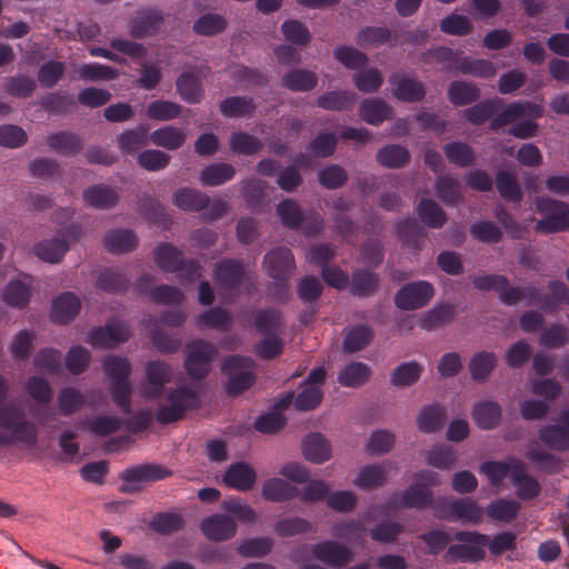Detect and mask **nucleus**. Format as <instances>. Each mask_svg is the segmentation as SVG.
Segmentation results:
<instances>
[{
    "mask_svg": "<svg viewBox=\"0 0 569 569\" xmlns=\"http://www.w3.org/2000/svg\"><path fill=\"white\" fill-rule=\"evenodd\" d=\"M445 410L438 405L423 407L417 416V426L425 433L440 430L445 423Z\"/></svg>",
    "mask_w": 569,
    "mask_h": 569,
    "instance_id": "32",
    "label": "nucleus"
},
{
    "mask_svg": "<svg viewBox=\"0 0 569 569\" xmlns=\"http://www.w3.org/2000/svg\"><path fill=\"white\" fill-rule=\"evenodd\" d=\"M392 96L401 101L415 102L425 97L423 84L412 77L395 73L389 78Z\"/></svg>",
    "mask_w": 569,
    "mask_h": 569,
    "instance_id": "18",
    "label": "nucleus"
},
{
    "mask_svg": "<svg viewBox=\"0 0 569 569\" xmlns=\"http://www.w3.org/2000/svg\"><path fill=\"white\" fill-rule=\"evenodd\" d=\"M395 445V436L387 430H377L371 433L366 445L367 451L372 456L389 452Z\"/></svg>",
    "mask_w": 569,
    "mask_h": 569,
    "instance_id": "52",
    "label": "nucleus"
},
{
    "mask_svg": "<svg viewBox=\"0 0 569 569\" xmlns=\"http://www.w3.org/2000/svg\"><path fill=\"white\" fill-rule=\"evenodd\" d=\"M541 114L542 108L539 104L515 102L507 106L503 111L492 120L491 126L492 128H498L517 120L527 119L510 129V133L516 138L527 139L536 134L537 124L532 122V119H537L541 117Z\"/></svg>",
    "mask_w": 569,
    "mask_h": 569,
    "instance_id": "1",
    "label": "nucleus"
},
{
    "mask_svg": "<svg viewBox=\"0 0 569 569\" xmlns=\"http://www.w3.org/2000/svg\"><path fill=\"white\" fill-rule=\"evenodd\" d=\"M310 552L313 558L333 568H341L353 559V552L347 545L333 540L312 545Z\"/></svg>",
    "mask_w": 569,
    "mask_h": 569,
    "instance_id": "11",
    "label": "nucleus"
},
{
    "mask_svg": "<svg viewBox=\"0 0 569 569\" xmlns=\"http://www.w3.org/2000/svg\"><path fill=\"white\" fill-rule=\"evenodd\" d=\"M130 332L120 321H111L106 328H97L88 333V341L97 348H110L128 340Z\"/></svg>",
    "mask_w": 569,
    "mask_h": 569,
    "instance_id": "17",
    "label": "nucleus"
},
{
    "mask_svg": "<svg viewBox=\"0 0 569 569\" xmlns=\"http://www.w3.org/2000/svg\"><path fill=\"white\" fill-rule=\"evenodd\" d=\"M104 371L113 383V400L120 406H126L130 395V386L127 381L130 365L123 358H108L104 361Z\"/></svg>",
    "mask_w": 569,
    "mask_h": 569,
    "instance_id": "10",
    "label": "nucleus"
},
{
    "mask_svg": "<svg viewBox=\"0 0 569 569\" xmlns=\"http://www.w3.org/2000/svg\"><path fill=\"white\" fill-rule=\"evenodd\" d=\"M177 88L181 98L189 103L199 102L202 97L201 84L193 73L181 74L177 80Z\"/></svg>",
    "mask_w": 569,
    "mask_h": 569,
    "instance_id": "40",
    "label": "nucleus"
},
{
    "mask_svg": "<svg viewBox=\"0 0 569 569\" xmlns=\"http://www.w3.org/2000/svg\"><path fill=\"white\" fill-rule=\"evenodd\" d=\"M261 495L266 500L282 502L298 495V489L283 479L270 478L262 483Z\"/></svg>",
    "mask_w": 569,
    "mask_h": 569,
    "instance_id": "29",
    "label": "nucleus"
},
{
    "mask_svg": "<svg viewBox=\"0 0 569 569\" xmlns=\"http://www.w3.org/2000/svg\"><path fill=\"white\" fill-rule=\"evenodd\" d=\"M251 366V360L240 357L230 358L224 362L223 370L229 376L228 390L230 393H240L251 386L253 381Z\"/></svg>",
    "mask_w": 569,
    "mask_h": 569,
    "instance_id": "13",
    "label": "nucleus"
},
{
    "mask_svg": "<svg viewBox=\"0 0 569 569\" xmlns=\"http://www.w3.org/2000/svg\"><path fill=\"white\" fill-rule=\"evenodd\" d=\"M445 152L450 161L462 167L470 164L475 159L472 149L468 144L461 142L447 144Z\"/></svg>",
    "mask_w": 569,
    "mask_h": 569,
    "instance_id": "64",
    "label": "nucleus"
},
{
    "mask_svg": "<svg viewBox=\"0 0 569 569\" xmlns=\"http://www.w3.org/2000/svg\"><path fill=\"white\" fill-rule=\"evenodd\" d=\"M472 417L481 429H491L499 423L501 410L496 402H479L473 408Z\"/></svg>",
    "mask_w": 569,
    "mask_h": 569,
    "instance_id": "34",
    "label": "nucleus"
},
{
    "mask_svg": "<svg viewBox=\"0 0 569 569\" xmlns=\"http://www.w3.org/2000/svg\"><path fill=\"white\" fill-rule=\"evenodd\" d=\"M497 363V357L492 352L483 351L473 356L470 360L469 369L472 379L483 381L493 370Z\"/></svg>",
    "mask_w": 569,
    "mask_h": 569,
    "instance_id": "38",
    "label": "nucleus"
},
{
    "mask_svg": "<svg viewBox=\"0 0 569 569\" xmlns=\"http://www.w3.org/2000/svg\"><path fill=\"white\" fill-rule=\"evenodd\" d=\"M198 403L194 390L178 388L170 392L160 403L156 417L160 422L168 423L183 417L184 412Z\"/></svg>",
    "mask_w": 569,
    "mask_h": 569,
    "instance_id": "6",
    "label": "nucleus"
},
{
    "mask_svg": "<svg viewBox=\"0 0 569 569\" xmlns=\"http://www.w3.org/2000/svg\"><path fill=\"white\" fill-rule=\"evenodd\" d=\"M48 146L57 152L68 156L78 151L81 143L76 136L60 132L48 138Z\"/></svg>",
    "mask_w": 569,
    "mask_h": 569,
    "instance_id": "58",
    "label": "nucleus"
},
{
    "mask_svg": "<svg viewBox=\"0 0 569 569\" xmlns=\"http://www.w3.org/2000/svg\"><path fill=\"white\" fill-rule=\"evenodd\" d=\"M280 316L274 310L261 311L257 315L256 326L267 337L256 347L259 357L270 359L282 351L283 343L278 337Z\"/></svg>",
    "mask_w": 569,
    "mask_h": 569,
    "instance_id": "5",
    "label": "nucleus"
},
{
    "mask_svg": "<svg viewBox=\"0 0 569 569\" xmlns=\"http://www.w3.org/2000/svg\"><path fill=\"white\" fill-rule=\"evenodd\" d=\"M170 368L160 361L149 362L146 367V379L140 386V393L148 399L158 397L163 386L171 379Z\"/></svg>",
    "mask_w": 569,
    "mask_h": 569,
    "instance_id": "14",
    "label": "nucleus"
},
{
    "mask_svg": "<svg viewBox=\"0 0 569 569\" xmlns=\"http://www.w3.org/2000/svg\"><path fill=\"white\" fill-rule=\"evenodd\" d=\"M456 539L461 543L449 547L445 556L448 562L477 560L483 557V549L488 543L487 536L475 532H458Z\"/></svg>",
    "mask_w": 569,
    "mask_h": 569,
    "instance_id": "7",
    "label": "nucleus"
},
{
    "mask_svg": "<svg viewBox=\"0 0 569 569\" xmlns=\"http://www.w3.org/2000/svg\"><path fill=\"white\" fill-rule=\"evenodd\" d=\"M480 469L492 486H498L506 478L517 481L518 473L521 472V463L516 460L509 462H487Z\"/></svg>",
    "mask_w": 569,
    "mask_h": 569,
    "instance_id": "24",
    "label": "nucleus"
},
{
    "mask_svg": "<svg viewBox=\"0 0 569 569\" xmlns=\"http://www.w3.org/2000/svg\"><path fill=\"white\" fill-rule=\"evenodd\" d=\"M170 157L160 150H146L138 156V163L148 171H158L166 168Z\"/></svg>",
    "mask_w": 569,
    "mask_h": 569,
    "instance_id": "59",
    "label": "nucleus"
},
{
    "mask_svg": "<svg viewBox=\"0 0 569 569\" xmlns=\"http://www.w3.org/2000/svg\"><path fill=\"white\" fill-rule=\"evenodd\" d=\"M327 506L339 512H348L355 509L358 502L357 495L351 490H338L329 492Z\"/></svg>",
    "mask_w": 569,
    "mask_h": 569,
    "instance_id": "55",
    "label": "nucleus"
},
{
    "mask_svg": "<svg viewBox=\"0 0 569 569\" xmlns=\"http://www.w3.org/2000/svg\"><path fill=\"white\" fill-rule=\"evenodd\" d=\"M473 284L481 290H497L500 300L507 305H511L526 296V292L518 288H507V280L502 276H480L473 279Z\"/></svg>",
    "mask_w": 569,
    "mask_h": 569,
    "instance_id": "21",
    "label": "nucleus"
},
{
    "mask_svg": "<svg viewBox=\"0 0 569 569\" xmlns=\"http://www.w3.org/2000/svg\"><path fill=\"white\" fill-rule=\"evenodd\" d=\"M174 203L183 210H200L208 203L207 196L192 189H181L173 196Z\"/></svg>",
    "mask_w": 569,
    "mask_h": 569,
    "instance_id": "51",
    "label": "nucleus"
},
{
    "mask_svg": "<svg viewBox=\"0 0 569 569\" xmlns=\"http://www.w3.org/2000/svg\"><path fill=\"white\" fill-rule=\"evenodd\" d=\"M423 371V365L417 361L402 362L392 370L390 382L397 388H407L415 385Z\"/></svg>",
    "mask_w": 569,
    "mask_h": 569,
    "instance_id": "28",
    "label": "nucleus"
},
{
    "mask_svg": "<svg viewBox=\"0 0 569 569\" xmlns=\"http://www.w3.org/2000/svg\"><path fill=\"white\" fill-rule=\"evenodd\" d=\"M431 495L425 485L410 486L400 496L392 499L396 508H422L430 503Z\"/></svg>",
    "mask_w": 569,
    "mask_h": 569,
    "instance_id": "26",
    "label": "nucleus"
},
{
    "mask_svg": "<svg viewBox=\"0 0 569 569\" xmlns=\"http://www.w3.org/2000/svg\"><path fill=\"white\" fill-rule=\"evenodd\" d=\"M305 458L312 463H323L331 459L332 449L329 441L321 435L306 437L302 445Z\"/></svg>",
    "mask_w": 569,
    "mask_h": 569,
    "instance_id": "23",
    "label": "nucleus"
},
{
    "mask_svg": "<svg viewBox=\"0 0 569 569\" xmlns=\"http://www.w3.org/2000/svg\"><path fill=\"white\" fill-rule=\"evenodd\" d=\"M317 83L316 76L306 70H296L284 78V84L292 90H310Z\"/></svg>",
    "mask_w": 569,
    "mask_h": 569,
    "instance_id": "63",
    "label": "nucleus"
},
{
    "mask_svg": "<svg viewBox=\"0 0 569 569\" xmlns=\"http://www.w3.org/2000/svg\"><path fill=\"white\" fill-rule=\"evenodd\" d=\"M433 509L437 518L462 523H479L483 516L480 506L471 499L443 498L435 503Z\"/></svg>",
    "mask_w": 569,
    "mask_h": 569,
    "instance_id": "4",
    "label": "nucleus"
},
{
    "mask_svg": "<svg viewBox=\"0 0 569 569\" xmlns=\"http://www.w3.org/2000/svg\"><path fill=\"white\" fill-rule=\"evenodd\" d=\"M36 439L34 426L22 421L14 408L0 411V445L20 443L31 447Z\"/></svg>",
    "mask_w": 569,
    "mask_h": 569,
    "instance_id": "3",
    "label": "nucleus"
},
{
    "mask_svg": "<svg viewBox=\"0 0 569 569\" xmlns=\"http://www.w3.org/2000/svg\"><path fill=\"white\" fill-rule=\"evenodd\" d=\"M382 82V73L376 68H370L368 70L357 72L353 76V83L356 88L365 93L378 91Z\"/></svg>",
    "mask_w": 569,
    "mask_h": 569,
    "instance_id": "49",
    "label": "nucleus"
},
{
    "mask_svg": "<svg viewBox=\"0 0 569 569\" xmlns=\"http://www.w3.org/2000/svg\"><path fill=\"white\" fill-rule=\"evenodd\" d=\"M377 159L385 167L397 168L408 162L409 152L400 146H388L378 152Z\"/></svg>",
    "mask_w": 569,
    "mask_h": 569,
    "instance_id": "56",
    "label": "nucleus"
},
{
    "mask_svg": "<svg viewBox=\"0 0 569 569\" xmlns=\"http://www.w3.org/2000/svg\"><path fill=\"white\" fill-rule=\"evenodd\" d=\"M448 69H453L458 72L471 74L480 78H491L496 74V68L492 62L487 60H472L463 59L456 66H449Z\"/></svg>",
    "mask_w": 569,
    "mask_h": 569,
    "instance_id": "37",
    "label": "nucleus"
},
{
    "mask_svg": "<svg viewBox=\"0 0 569 569\" xmlns=\"http://www.w3.org/2000/svg\"><path fill=\"white\" fill-rule=\"evenodd\" d=\"M419 216L421 220L433 228H439L443 224L446 217L439 206L431 201L425 200L419 204Z\"/></svg>",
    "mask_w": 569,
    "mask_h": 569,
    "instance_id": "60",
    "label": "nucleus"
},
{
    "mask_svg": "<svg viewBox=\"0 0 569 569\" xmlns=\"http://www.w3.org/2000/svg\"><path fill=\"white\" fill-rule=\"evenodd\" d=\"M30 297V281L27 278L10 281L2 292V301L11 308L26 307Z\"/></svg>",
    "mask_w": 569,
    "mask_h": 569,
    "instance_id": "25",
    "label": "nucleus"
},
{
    "mask_svg": "<svg viewBox=\"0 0 569 569\" xmlns=\"http://www.w3.org/2000/svg\"><path fill=\"white\" fill-rule=\"evenodd\" d=\"M537 210L543 214L537 229L543 232H557L569 227V207L565 202L538 199Z\"/></svg>",
    "mask_w": 569,
    "mask_h": 569,
    "instance_id": "8",
    "label": "nucleus"
},
{
    "mask_svg": "<svg viewBox=\"0 0 569 569\" xmlns=\"http://www.w3.org/2000/svg\"><path fill=\"white\" fill-rule=\"evenodd\" d=\"M293 266V257L286 248L270 251L264 259V267L272 278H282Z\"/></svg>",
    "mask_w": 569,
    "mask_h": 569,
    "instance_id": "30",
    "label": "nucleus"
},
{
    "mask_svg": "<svg viewBox=\"0 0 569 569\" xmlns=\"http://www.w3.org/2000/svg\"><path fill=\"white\" fill-rule=\"evenodd\" d=\"M356 94L351 91H332L318 99V104L327 110H343L352 107Z\"/></svg>",
    "mask_w": 569,
    "mask_h": 569,
    "instance_id": "44",
    "label": "nucleus"
},
{
    "mask_svg": "<svg viewBox=\"0 0 569 569\" xmlns=\"http://www.w3.org/2000/svg\"><path fill=\"white\" fill-rule=\"evenodd\" d=\"M326 371L318 367L311 370L306 381L301 385L299 392L295 397L292 393L286 395L276 403L277 409H286L290 406L297 410L315 409L322 400Z\"/></svg>",
    "mask_w": 569,
    "mask_h": 569,
    "instance_id": "2",
    "label": "nucleus"
},
{
    "mask_svg": "<svg viewBox=\"0 0 569 569\" xmlns=\"http://www.w3.org/2000/svg\"><path fill=\"white\" fill-rule=\"evenodd\" d=\"M80 308L79 298L71 292H64L53 299L50 317L54 322L67 323L76 318Z\"/></svg>",
    "mask_w": 569,
    "mask_h": 569,
    "instance_id": "22",
    "label": "nucleus"
},
{
    "mask_svg": "<svg viewBox=\"0 0 569 569\" xmlns=\"http://www.w3.org/2000/svg\"><path fill=\"white\" fill-rule=\"evenodd\" d=\"M180 106L166 100H157L151 102L147 108V114L150 119L158 121H168L174 119L180 113Z\"/></svg>",
    "mask_w": 569,
    "mask_h": 569,
    "instance_id": "54",
    "label": "nucleus"
},
{
    "mask_svg": "<svg viewBox=\"0 0 569 569\" xmlns=\"http://www.w3.org/2000/svg\"><path fill=\"white\" fill-rule=\"evenodd\" d=\"M433 297V288L427 281H416L403 286L396 295L395 302L403 310H415L427 305Z\"/></svg>",
    "mask_w": 569,
    "mask_h": 569,
    "instance_id": "12",
    "label": "nucleus"
},
{
    "mask_svg": "<svg viewBox=\"0 0 569 569\" xmlns=\"http://www.w3.org/2000/svg\"><path fill=\"white\" fill-rule=\"evenodd\" d=\"M391 470L392 463L388 461L367 465L358 470L352 483L361 490H373L388 482Z\"/></svg>",
    "mask_w": 569,
    "mask_h": 569,
    "instance_id": "15",
    "label": "nucleus"
},
{
    "mask_svg": "<svg viewBox=\"0 0 569 569\" xmlns=\"http://www.w3.org/2000/svg\"><path fill=\"white\" fill-rule=\"evenodd\" d=\"M84 200L92 207L104 209L117 201V194L110 188L96 186L84 192Z\"/></svg>",
    "mask_w": 569,
    "mask_h": 569,
    "instance_id": "53",
    "label": "nucleus"
},
{
    "mask_svg": "<svg viewBox=\"0 0 569 569\" xmlns=\"http://www.w3.org/2000/svg\"><path fill=\"white\" fill-rule=\"evenodd\" d=\"M234 169L230 164L217 163L204 168L200 181L206 186H218L232 179Z\"/></svg>",
    "mask_w": 569,
    "mask_h": 569,
    "instance_id": "43",
    "label": "nucleus"
},
{
    "mask_svg": "<svg viewBox=\"0 0 569 569\" xmlns=\"http://www.w3.org/2000/svg\"><path fill=\"white\" fill-rule=\"evenodd\" d=\"M311 529V523L299 517L284 518L274 526V532L280 537H291L307 532Z\"/></svg>",
    "mask_w": 569,
    "mask_h": 569,
    "instance_id": "57",
    "label": "nucleus"
},
{
    "mask_svg": "<svg viewBox=\"0 0 569 569\" xmlns=\"http://www.w3.org/2000/svg\"><path fill=\"white\" fill-rule=\"evenodd\" d=\"M453 317L455 309L452 306H438L420 318V327L426 330H431L450 322Z\"/></svg>",
    "mask_w": 569,
    "mask_h": 569,
    "instance_id": "41",
    "label": "nucleus"
},
{
    "mask_svg": "<svg viewBox=\"0 0 569 569\" xmlns=\"http://www.w3.org/2000/svg\"><path fill=\"white\" fill-rule=\"evenodd\" d=\"M568 411L561 417V426H550L541 431V440L553 449H563L569 445V423L566 421Z\"/></svg>",
    "mask_w": 569,
    "mask_h": 569,
    "instance_id": "36",
    "label": "nucleus"
},
{
    "mask_svg": "<svg viewBox=\"0 0 569 569\" xmlns=\"http://www.w3.org/2000/svg\"><path fill=\"white\" fill-rule=\"evenodd\" d=\"M426 459L430 466L441 470H448L456 463L457 456L452 448L440 445L430 449L426 453Z\"/></svg>",
    "mask_w": 569,
    "mask_h": 569,
    "instance_id": "46",
    "label": "nucleus"
},
{
    "mask_svg": "<svg viewBox=\"0 0 569 569\" xmlns=\"http://www.w3.org/2000/svg\"><path fill=\"white\" fill-rule=\"evenodd\" d=\"M202 533L210 540H228L236 535L237 526L232 518L222 515H212L203 519Z\"/></svg>",
    "mask_w": 569,
    "mask_h": 569,
    "instance_id": "20",
    "label": "nucleus"
},
{
    "mask_svg": "<svg viewBox=\"0 0 569 569\" xmlns=\"http://www.w3.org/2000/svg\"><path fill=\"white\" fill-rule=\"evenodd\" d=\"M371 375V369L363 362H350L341 368L338 382L348 388H358L365 385Z\"/></svg>",
    "mask_w": 569,
    "mask_h": 569,
    "instance_id": "27",
    "label": "nucleus"
},
{
    "mask_svg": "<svg viewBox=\"0 0 569 569\" xmlns=\"http://www.w3.org/2000/svg\"><path fill=\"white\" fill-rule=\"evenodd\" d=\"M391 109L380 99H366L359 107L360 118L369 124L378 126L389 118Z\"/></svg>",
    "mask_w": 569,
    "mask_h": 569,
    "instance_id": "31",
    "label": "nucleus"
},
{
    "mask_svg": "<svg viewBox=\"0 0 569 569\" xmlns=\"http://www.w3.org/2000/svg\"><path fill=\"white\" fill-rule=\"evenodd\" d=\"M372 339V332L367 326L351 328L343 341V349L347 352H357L363 349Z\"/></svg>",
    "mask_w": 569,
    "mask_h": 569,
    "instance_id": "48",
    "label": "nucleus"
},
{
    "mask_svg": "<svg viewBox=\"0 0 569 569\" xmlns=\"http://www.w3.org/2000/svg\"><path fill=\"white\" fill-rule=\"evenodd\" d=\"M80 236L76 227L68 228L59 237L43 240L33 248L34 254L42 261L49 263L59 262L69 248L71 241H76Z\"/></svg>",
    "mask_w": 569,
    "mask_h": 569,
    "instance_id": "9",
    "label": "nucleus"
},
{
    "mask_svg": "<svg viewBox=\"0 0 569 569\" xmlns=\"http://www.w3.org/2000/svg\"><path fill=\"white\" fill-rule=\"evenodd\" d=\"M168 472L158 466H140L131 469H127L122 473V478L126 481L131 482H149L166 478Z\"/></svg>",
    "mask_w": 569,
    "mask_h": 569,
    "instance_id": "39",
    "label": "nucleus"
},
{
    "mask_svg": "<svg viewBox=\"0 0 569 569\" xmlns=\"http://www.w3.org/2000/svg\"><path fill=\"white\" fill-rule=\"evenodd\" d=\"M335 59L350 70L363 68L368 62V57L352 47L340 46L333 50Z\"/></svg>",
    "mask_w": 569,
    "mask_h": 569,
    "instance_id": "42",
    "label": "nucleus"
},
{
    "mask_svg": "<svg viewBox=\"0 0 569 569\" xmlns=\"http://www.w3.org/2000/svg\"><path fill=\"white\" fill-rule=\"evenodd\" d=\"M519 505L513 500L498 499L488 505L487 515L498 521L509 522L516 518Z\"/></svg>",
    "mask_w": 569,
    "mask_h": 569,
    "instance_id": "50",
    "label": "nucleus"
},
{
    "mask_svg": "<svg viewBox=\"0 0 569 569\" xmlns=\"http://www.w3.org/2000/svg\"><path fill=\"white\" fill-rule=\"evenodd\" d=\"M186 138L187 134L183 130L172 126L154 130L150 134V140L152 143L169 150L180 148L184 143Z\"/></svg>",
    "mask_w": 569,
    "mask_h": 569,
    "instance_id": "33",
    "label": "nucleus"
},
{
    "mask_svg": "<svg viewBox=\"0 0 569 569\" xmlns=\"http://www.w3.org/2000/svg\"><path fill=\"white\" fill-rule=\"evenodd\" d=\"M214 353V347L203 341H194L188 347L186 368L194 378L203 377L209 370V363Z\"/></svg>",
    "mask_w": 569,
    "mask_h": 569,
    "instance_id": "16",
    "label": "nucleus"
},
{
    "mask_svg": "<svg viewBox=\"0 0 569 569\" xmlns=\"http://www.w3.org/2000/svg\"><path fill=\"white\" fill-rule=\"evenodd\" d=\"M138 244L137 237L129 230H112L104 237L106 248L114 253H122L134 249Z\"/></svg>",
    "mask_w": 569,
    "mask_h": 569,
    "instance_id": "35",
    "label": "nucleus"
},
{
    "mask_svg": "<svg viewBox=\"0 0 569 569\" xmlns=\"http://www.w3.org/2000/svg\"><path fill=\"white\" fill-rule=\"evenodd\" d=\"M257 482L254 468L247 462L232 463L223 475V483L238 491H248Z\"/></svg>",
    "mask_w": 569,
    "mask_h": 569,
    "instance_id": "19",
    "label": "nucleus"
},
{
    "mask_svg": "<svg viewBox=\"0 0 569 569\" xmlns=\"http://www.w3.org/2000/svg\"><path fill=\"white\" fill-rule=\"evenodd\" d=\"M448 96L453 104L463 106L477 100L479 90L472 83L456 81L450 84Z\"/></svg>",
    "mask_w": 569,
    "mask_h": 569,
    "instance_id": "45",
    "label": "nucleus"
},
{
    "mask_svg": "<svg viewBox=\"0 0 569 569\" xmlns=\"http://www.w3.org/2000/svg\"><path fill=\"white\" fill-rule=\"evenodd\" d=\"M243 276L241 266L236 261L222 262L217 269V281L221 288H234Z\"/></svg>",
    "mask_w": 569,
    "mask_h": 569,
    "instance_id": "47",
    "label": "nucleus"
},
{
    "mask_svg": "<svg viewBox=\"0 0 569 569\" xmlns=\"http://www.w3.org/2000/svg\"><path fill=\"white\" fill-rule=\"evenodd\" d=\"M26 390L39 403H48L52 397L49 382L40 377H31L26 385Z\"/></svg>",
    "mask_w": 569,
    "mask_h": 569,
    "instance_id": "62",
    "label": "nucleus"
},
{
    "mask_svg": "<svg viewBox=\"0 0 569 569\" xmlns=\"http://www.w3.org/2000/svg\"><path fill=\"white\" fill-rule=\"evenodd\" d=\"M90 361V353L83 347H72L66 357V366L69 372L77 375L86 370Z\"/></svg>",
    "mask_w": 569,
    "mask_h": 569,
    "instance_id": "61",
    "label": "nucleus"
}]
</instances>
